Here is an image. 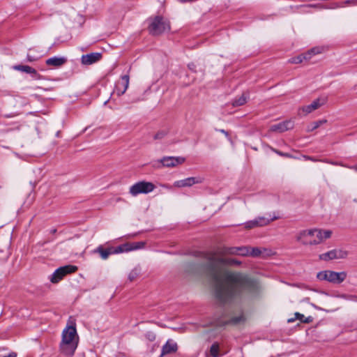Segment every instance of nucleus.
I'll return each instance as SVG.
<instances>
[{
    "mask_svg": "<svg viewBox=\"0 0 357 357\" xmlns=\"http://www.w3.org/2000/svg\"><path fill=\"white\" fill-rule=\"evenodd\" d=\"M206 271L214 283L215 296L221 305L231 303L241 297L244 291L253 296L259 294V283L241 273L224 270L220 265L240 266L241 262L235 259L218 257L215 253L206 257Z\"/></svg>",
    "mask_w": 357,
    "mask_h": 357,
    "instance_id": "obj_1",
    "label": "nucleus"
},
{
    "mask_svg": "<svg viewBox=\"0 0 357 357\" xmlns=\"http://www.w3.org/2000/svg\"><path fill=\"white\" fill-rule=\"evenodd\" d=\"M305 59V56H302V54L297 56H294L291 59H289V62L291 63H302Z\"/></svg>",
    "mask_w": 357,
    "mask_h": 357,
    "instance_id": "obj_34",
    "label": "nucleus"
},
{
    "mask_svg": "<svg viewBox=\"0 0 357 357\" xmlns=\"http://www.w3.org/2000/svg\"><path fill=\"white\" fill-rule=\"evenodd\" d=\"M77 344L78 340L62 339L59 346L60 351L63 355L71 357L74 355Z\"/></svg>",
    "mask_w": 357,
    "mask_h": 357,
    "instance_id": "obj_6",
    "label": "nucleus"
},
{
    "mask_svg": "<svg viewBox=\"0 0 357 357\" xmlns=\"http://www.w3.org/2000/svg\"><path fill=\"white\" fill-rule=\"evenodd\" d=\"M59 134H60V132L59 131H57L56 133V137H59Z\"/></svg>",
    "mask_w": 357,
    "mask_h": 357,
    "instance_id": "obj_55",
    "label": "nucleus"
},
{
    "mask_svg": "<svg viewBox=\"0 0 357 357\" xmlns=\"http://www.w3.org/2000/svg\"><path fill=\"white\" fill-rule=\"evenodd\" d=\"M210 354L212 357H220L219 354V344L218 342H214L210 347Z\"/></svg>",
    "mask_w": 357,
    "mask_h": 357,
    "instance_id": "obj_29",
    "label": "nucleus"
},
{
    "mask_svg": "<svg viewBox=\"0 0 357 357\" xmlns=\"http://www.w3.org/2000/svg\"><path fill=\"white\" fill-rule=\"evenodd\" d=\"M347 252L342 250H332L327 252L321 254L319 256V259L324 261H329L337 259H344L347 256Z\"/></svg>",
    "mask_w": 357,
    "mask_h": 357,
    "instance_id": "obj_9",
    "label": "nucleus"
},
{
    "mask_svg": "<svg viewBox=\"0 0 357 357\" xmlns=\"http://www.w3.org/2000/svg\"><path fill=\"white\" fill-rule=\"evenodd\" d=\"M178 350V345L176 342L172 339L167 340L166 343L162 346L160 357L165 355L176 353Z\"/></svg>",
    "mask_w": 357,
    "mask_h": 357,
    "instance_id": "obj_12",
    "label": "nucleus"
},
{
    "mask_svg": "<svg viewBox=\"0 0 357 357\" xmlns=\"http://www.w3.org/2000/svg\"><path fill=\"white\" fill-rule=\"evenodd\" d=\"M108 101H109V100H107L106 101H105V102H104V104H103V105H106L107 104Z\"/></svg>",
    "mask_w": 357,
    "mask_h": 357,
    "instance_id": "obj_56",
    "label": "nucleus"
},
{
    "mask_svg": "<svg viewBox=\"0 0 357 357\" xmlns=\"http://www.w3.org/2000/svg\"><path fill=\"white\" fill-rule=\"evenodd\" d=\"M215 130L221 132L222 134H224L227 137H229V132L224 129H215Z\"/></svg>",
    "mask_w": 357,
    "mask_h": 357,
    "instance_id": "obj_48",
    "label": "nucleus"
},
{
    "mask_svg": "<svg viewBox=\"0 0 357 357\" xmlns=\"http://www.w3.org/2000/svg\"><path fill=\"white\" fill-rule=\"evenodd\" d=\"M294 124L291 121H284L271 126V130L273 132H283L293 128Z\"/></svg>",
    "mask_w": 357,
    "mask_h": 357,
    "instance_id": "obj_15",
    "label": "nucleus"
},
{
    "mask_svg": "<svg viewBox=\"0 0 357 357\" xmlns=\"http://www.w3.org/2000/svg\"><path fill=\"white\" fill-rule=\"evenodd\" d=\"M217 255L221 256L226 255H238V247H223L219 249Z\"/></svg>",
    "mask_w": 357,
    "mask_h": 357,
    "instance_id": "obj_23",
    "label": "nucleus"
},
{
    "mask_svg": "<svg viewBox=\"0 0 357 357\" xmlns=\"http://www.w3.org/2000/svg\"><path fill=\"white\" fill-rule=\"evenodd\" d=\"M323 122H326V121H319L314 122V123H313V126L312 127V128L310 129V130H313L317 129V128H319V127L320 126V125H321Z\"/></svg>",
    "mask_w": 357,
    "mask_h": 357,
    "instance_id": "obj_41",
    "label": "nucleus"
},
{
    "mask_svg": "<svg viewBox=\"0 0 357 357\" xmlns=\"http://www.w3.org/2000/svg\"><path fill=\"white\" fill-rule=\"evenodd\" d=\"M27 111V114H35V113H37L39 112V110L38 109H35L33 111H31V110H29V109H26Z\"/></svg>",
    "mask_w": 357,
    "mask_h": 357,
    "instance_id": "obj_52",
    "label": "nucleus"
},
{
    "mask_svg": "<svg viewBox=\"0 0 357 357\" xmlns=\"http://www.w3.org/2000/svg\"><path fill=\"white\" fill-rule=\"evenodd\" d=\"M77 269V266L73 265L59 267L51 275L50 280L52 283H58L65 275L75 272Z\"/></svg>",
    "mask_w": 357,
    "mask_h": 357,
    "instance_id": "obj_5",
    "label": "nucleus"
},
{
    "mask_svg": "<svg viewBox=\"0 0 357 357\" xmlns=\"http://www.w3.org/2000/svg\"><path fill=\"white\" fill-rule=\"evenodd\" d=\"M342 4H344V5L356 6L357 5V0H347Z\"/></svg>",
    "mask_w": 357,
    "mask_h": 357,
    "instance_id": "obj_43",
    "label": "nucleus"
},
{
    "mask_svg": "<svg viewBox=\"0 0 357 357\" xmlns=\"http://www.w3.org/2000/svg\"><path fill=\"white\" fill-rule=\"evenodd\" d=\"M144 100V98L142 97L137 92H133L128 95V100L123 102V104H132L137 103Z\"/></svg>",
    "mask_w": 357,
    "mask_h": 357,
    "instance_id": "obj_24",
    "label": "nucleus"
},
{
    "mask_svg": "<svg viewBox=\"0 0 357 357\" xmlns=\"http://www.w3.org/2000/svg\"><path fill=\"white\" fill-rule=\"evenodd\" d=\"M306 6L310 7V8H320V9H335V8L343 7L344 5L340 4L337 3H334L330 7H326V6H322L321 4H309V5H307Z\"/></svg>",
    "mask_w": 357,
    "mask_h": 357,
    "instance_id": "obj_27",
    "label": "nucleus"
},
{
    "mask_svg": "<svg viewBox=\"0 0 357 357\" xmlns=\"http://www.w3.org/2000/svg\"><path fill=\"white\" fill-rule=\"evenodd\" d=\"M304 158L306 159V160H312V161H317V160L314 159V158L311 157V156H306L305 155Z\"/></svg>",
    "mask_w": 357,
    "mask_h": 357,
    "instance_id": "obj_51",
    "label": "nucleus"
},
{
    "mask_svg": "<svg viewBox=\"0 0 357 357\" xmlns=\"http://www.w3.org/2000/svg\"><path fill=\"white\" fill-rule=\"evenodd\" d=\"M328 273L329 271H320L317 273V278L319 280H327L328 281Z\"/></svg>",
    "mask_w": 357,
    "mask_h": 357,
    "instance_id": "obj_31",
    "label": "nucleus"
},
{
    "mask_svg": "<svg viewBox=\"0 0 357 357\" xmlns=\"http://www.w3.org/2000/svg\"><path fill=\"white\" fill-rule=\"evenodd\" d=\"M323 162L328 163V164H331V165H340V166H342V167H348V168H351V169H354L355 168L354 167H349L347 165H345L342 164V162H336V161H332V160H329L328 159L324 160Z\"/></svg>",
    "mask_w": 357,
    "mask_h": 357,
    "instance_id": "obj_36",
    "label": "nucleus"
},
{
    "mask_svg": "<svg viewBox=\"0 0 357 357\" xmlns=\"http://www.w3.org/2000/svg\"><path fill=\"white\" fill-rule=\"evenodd\" d=\"M328 274V282L335 284H340L347 277V273L345 272L338 273L329 271Z\"/></svg>",
    "mask_w": 357,
    "mask_h": 357,
    "instance_id": "obj_17",
    "label": "nucleus"
},
{
    "mask_svg": "<svg viewBox=\"0 0 357 357\" xmlns=\"http://www.w3.org/2000/svg\"><path fill=\"white\" fill-rule=\"evenodd\" d=\"M129 81L128 75H122L121 79L115 83L114 93L119 97L123 96L128 88Z\"/></svg>",
    "mask_w": 357,
    "mask_h": 357,
    "instance_id": "obj_8",
    "label": "nucleus"
},
{
    "mask_svg": "<svg viewBox=\"0 0 357 357\" xmlns=\"http://www.w3.org/2000/svg\"><path fill=\"white\" fill-rule=\"evenodd\" d=\"M188 68H189L190 70L194 71V72H195V71H196V70H195L196 66H195V64L194 63H189V64L188 65Z\"/></svg>",
    "mask_w": 357,
    "mask_h": 357,
    "instance_id": "obj_49",
    "label": "nucleus"
},
{
    "mask_svg": "<svg viewBox=\"0 0 357 357\" xmlns=\"http://www.w3.org/2000/svg\"><path fill=\"white\" fill-rule=\"evenodd\" d=\"M257 221L255 220V219H254L252 220L248 221V222H245V227L246 229H252L255 227H257L258 226L257 225Z\"/></svg>",
    "mask_w": 357,
    "mask_h": 357,
    "instance_id": "obj_37",
    "label": "nucleus"
},
{
    "mask_svg": "<svg viewBox=\"0 0 357 357\" xmlns=\"http://www.w3.org/2000/svg\"><path fill=\"white\" fill-rule=\"evenodd\" d=\"M139 274V271L137 268L132 269L128 275V280L132 282L135 280Z\"/></svg>",
    "mask_w": 357,
    "mask_h": 357,
    "instance_id": "obj_33",
    "label": "nucleus"
},
{
    "mask_svg": "<svg viewBox=\"0 0 357 357\" xmlns=\"http://www.w3.org/2000/svg\"><path fill=\"white\" fill-rule=\"evenodd\" d=\"M62 339L69 340H78L76 327L75 326H69L62 332Z\"/></svg>",
    "mask_w": 357,
    "mask_h": 357,
    "instance_id": "obj_16",
    "label": "nucleus"
},
{
    "mask_svg": "<svg viewBox=\"0 0 357 357\" xmlns=\"http://www.w3.org/2000/svg\"><path fill=\"white\" fill-rule=\"evenodd\" d=\"M202 178L199 176L188 177L174 182V185L177 188L190 187L194 184L201 183Z\"/></svg>",
    "mask_w": 357,
    "mask_h": 357,
    "instance_id": "obj_11",
    "label": "nucleus"
},
{
    "mask_svg": "<svg viewBox=\"0 0 357 357\" xmlns=\"http://www.w3.org/2000/svg\"><path fill=\"white\" fill-rule=\"evenodd\" d=\"M166 135V132L165 131H159L154 135L155 139H162Z\"/></svg>",
    "mask_w": 357,
    "mask_h": 357,
    "instance_id": "obj_39",
    "label": "nucleus"
},
{
    "mask_svg": "<svg viewBox=\"0 0 357 357\" xmlns=\"http://www.w3.org/2000/svg\"><path fill=\"white\" fill-rule=\"evenodd\" d=\"M250 251L249 250V255L253 257H259L261 254V251L259 248H250Z\"/></svg>",
    "mask_w": 357,
    "mask_h": 357,
    "instance_id": "obj_32",
    "label": "nucleus"
},
{
    "mask_svg": "<svg viewBox=\"0 0 357 357\" xmlns=\"http://www.w3.org/2000/svg\"><path fill=\"white\" fill-rule=\"evenodd\" d=\"M148 31L152 36H159L170 30V24L162 16L157 15L149 19Z\"/></svg>",
    "mask_w": 357,
    "mask_h": 357,
    "instance_id": "obj_3",
    "label": "nucleus"
},
{
    "mask_svg": "<svg viewBox=\"0 0 357 357\" xmlns=\"http://www.w3.org/2000/svg\"><path fill=\"white\" fill-rule=\"evenodd\" d=\"M294 316H295L294 318H291V319H288L289 323H292L296 319H298V320H300L301 322L305 323V324H310V323L312 322V321H313L312 317L309 316L307 317H305L303 314H301L299 312H296L294 314Z\"/></svg>",
    "mask_w": 357,
    "mask_h": 357,
    "instance_id": "obj_22",
    "label": "nucleus"
},
{
    "mask_svg": "<svg viewBox=\"0 0 357 357\" xmlns=\"http://www.w3.org/2000/svg\"><path fill=\"white\" fill-rule=\"evenodd\" d=\"M302 56H305L304 61H308L312 58V54H311L310 50H308L307 52L302 54Z\"/></svg>",
    "mask_w": 357,
    "mask_h": 357,
    "instance_id": "obj_42",
    "label": "nucleus"
},
{
    "mask_svg": "<svg viewBox=\"0 0 357 357\" xmlns=\"http://www.w3.org/2000/svg\"><path fill=\"white\" fill-rule=\"evenodd\" d=\"M145 242L144 241H138V242H132V243H126L120 245L121 253L128 252L132 250H137L139 249H142L144 247Z\"/></svg>",
    "mask_w": 357,
    "mask_h": 357,
    "instance_id": "obj_14",
    "label": "nucleus"
},
{
    "mask_svg": "<svg viewBox=\"0 0 357 357\" xmlns=\"http://www.w3.org/2000/svg\"><path fill=\"white\" fill-rule=\"evenodd\" d=\"M250 247L240 246L238 247V255L245 257L249 255Z\"/></svg>",
    "mask_w": 357,
    "mask_h": 357,
    "instance_id": "obj_30",
    "label": "nucleus"
},
{
    "mask_svg": "<svg viewBox=\"0 0 357 357\" xmlns=\"http://www.w3.org/2000/svg\"><path fill=\"white\" fill-rule=\"evenodd\" d=\"M67 61L65 57H57L53 56L46 60V64L47 66H53L54 67H60L63 66Z\"/></svg>",
    "mask_w": 357,
    "mask_h": 357,
    "instance_id": "obj_20",
    "label": "nucleus"
},
{
    "mask_svg": "<svg viewBox=\"0 0 357 357\" xmlns=\"http://www.w3.org/2000/svg\"><path fill=\"white\" fill-rule=\"evenodd\" d=\"M245 321V318L243 314L239 316L231 317L229 320L227 321V324L232 325H237L240 323L244 322Z\"/></svg>",
    "mask_w": 357,
    "mask_h": 357,
    "instance_id": "obj_28",
    "label": "nucleus"
},
{
    "mask_svg": "<svg viewBox=\"0 0 357 357\" xmlns=\"http://www.w3.org/2000/svg\"><path fill=\"white\" fill-rule=\"evenodd\" d=\"M249 98L248 95H245V93H243L239 97H236L231 100V105L234 107H239L245 105Z\"/></svg>",
    "mask_w": 357,
    "mask_h": 357,
    "instance_id": "obj_25",
    "label": "nucleus"
},
{
    "mask_svg": "<svg viewBox=\"0 0 357 357\" xmlns=\"http://www.w3.org/2000/svg\"><path fill=\"white\" fill-rule=\"evenodd\" d=\"M28 105H29V103H24V107H28Z\"/></svg>",
    "mask_w": 357,
    "mask_h": 357,
    "instance_id": "obj_54",
    "label": "nucleus"
},
{
    "mask_svg": "<svg viewBox=\"0 0 357 357\" xmlns=\"http://www.w3.org/2000/svg\"><path fill=\"white\" fill-rule=\"evenodd\" d=\"M34 100H36L40 102L41 104H43V103H44L45 102V100L47 99L44 98H43L40 96L37 95V94H32V95H31L30 96V101H33Z\"/></svg>",
    "mask_w": 357,
    "mask_h": 357,
    "instance_id": "obj_35",
    "label": "nucleus"
},
{
    "mask_svg": "<svg viewBox=\"0 0 357 357\" xmlns=\"http://www.w3.org/2000/svg\"><path fill=\"white\" fill-rule=\"evenodd\" d=\"M146 337H148V339L151 341H153L155 340V335L152 333H149L147 335H146Z\"/></svg>",
    "mask_w": 357,
    "mask_h": 357,
    "instance_id": "obj_47",
    "label": "nucleus"
},
{
    "mask_svg": "<svg viewBox=\"0 0 357 357\" xmlns=\"http://www.w3.org/2000/svg\"><path fill=\"white\" fill-rule=\"evenodd\" d=\"M324 104V102H321L320 99L317 98L312 101V102L310 105L302 107L299 109V111H302L305 113V114H308L313 112L314 110L318 109Z\"/></svg>",
    "mask_w": 357,
    "mask_h": 357,
    "instance_id": "obj_18",
    "label": "nucleus"
},
{
    "mask_svg": "<svg viewBox=\"0 0 357 357\" xmlns=\"http://www.w3.org/2000/svg\"><path fill=\"white\" fill-rule=\"evenodd\" d=\"M310 52L312 54V56L320 54L321 52V48L319 47H315L310 50Z\"/></svg>",
    "mask_w": 357,
    "mask_h": 357,
    "instance_id": "obj_38",
    "label": "nucleus"
},
{
    "mask_svg": "<svg viewBox=\"0 0 357 357\" xmlns=\"http://www.w3.org/2000/svg\"><path fill=\"white\" fill-rule=\"evenodd\" d=\"M101 58V53L92 52L90 54L82 55L81 58V62L83 65H91L100 61Z\"/></svg>",
    "mask_w": 357,
    "mask_h": 357,
    "instance_id": "obj_13",
    "label": "nucleus"
},
{
    "mask_svg": "<svg viewBox=\"0 0 357 357\" xmlns=\"http://www.w3.org/2000/svg\"><path fill=\"white\" fill-rule=\"evenodd\" d=\"M56 232V229H50V233L54 234Z\"/></svg>",
    "mask_w": 357,
    "mask_h": 357,
    "instance_id": "obj_53",
    "label": "nucleus"
},
{
    "mask_svg": "<svg viewBox=\"0 0 357 357\" xmlns=\"http://www.w3.org/2000/svg\"><path fill=\"white\" fill-rule=\"evenodd\" d=\"M24 73L29 74L32 79L38 80L43 79V76L35 68L29 66L24 65Z\"/></svg>",
    "mask_w": 357,
    "mask_h": 357,
    "instance_id": "obj_21",
    "label": "nucleus"
},
{
    "mask_svg": "<svg viewBox=\"0 0 357 357\" xmlns=\"http://www.w3.org/2000/svg\"><path fill=\"white\" fill-rule=\"evenodd\" d=\"M332 234L331 230H321L317 229H311L301 231L297 236L296 240L302 239L307 236H315L314 239H306L303 241V245H317L321 243L324 240L329 238Z\"/></svg>",
    "mask_w": 357,
    "mask_h": 357,
    "instance_id": "obj_2",
    "label": "nucleus"
},
{
    "mask_svg": "<svg viewBox=\"0 0 357 357\" xmlns=\"http://www.w3.org/2000/svg\"><path fill=\"white\" fill-rule=\"evenodd\" d=\"M315 238V236H307L304 238H303L302 239H300V240H297L298 241H300L302 243V244H303V241L306 239H314Z\"/></svg>",
    "mask_w": 357,
    "mask_h": 357,
    "instance_id": "obj_46",
    "label": "nucleus"
},
{
    "mask_svg": "<svg viewBox=\"0 0 357 357\" xmlns=\"http://www.w3.org/2000/svg\"><path fill=\"white\" fill-rule=\"evenodd\" d=\"M255 220L257 221V225L258 227H263L268 225L271 222L279 219V216L278 215H271V214L268 215V217L264 216H259L255 218Z\"/></svg>",
    "mask_w": 357,
    "mask_h": 357,
    "instance_id": "obj_19",
    "label": "nucleus"
},
{
    "mask_svg": "<svg viewBox=\"0 0 357 357\" xmlns=\"http://www.w3.org/2000/svg\"><path fill=\"white\" fill-rule=\"evenodd\" d=\"M37 59H38V57L36 56H31L29 54H27V55H26V60L29 62L35 61L37 60Z\"/></svg>",
    "mask_w": 357,
    "mask_h": 357,
    "instance_id": "obj_44",
    "label": "nucleus"
},
{
    "mask_svg": "<svg viewBox=\"0 0 357 357\" xmlns=\"http://www.w3.org/2000/svg\"><path fill=\"white\" fill-rule=\"evenodd\" d=\"M162 167H174L185 162L183 157L165 156L157 161Z\"/></svg>",
    "mask_w": 357,
    "mask_h": 357,
    "instance_id": "obj_10",
    "label": "nucleus"
},
{
    "mask_svg": "<svg viewBox=\"0 0 357 357\" xmlns=\"http://www.w3.org/2000/svg\"><path fill=\"white\" fill-rule=\"evenodd\" d=\"M273 151L275 153H277L278 155L282 156V157H286V158H291L292 157L291 155L288 153H283V152L276 150V149H273Z\"/></svg>",
    "mask_w": 357,
    "mask_h": 357,
    "instance_id": "obj_40",
    "label": "nucleus"
},
{
    "mask_svg": "<svg viewBox=\"0 0 357 357\" xmlns=\"http://www.w3.org/2000/svg\"><path fill=\"white\" fill-rule=\"evenodd\" d=\"M37 89H42L43 91H52L54 89L53 87H50V88H42V87H40V86H37L36 87Z\"/></svg>",
    "mask_w": 357,
    "mask_h": 357,
    "instance_id": "obj_50",
    "label": "nucleus"
},
{
    "mask_svg": "<svg viewBox=\"0 0 357 357\" xmlns=\"http://www.w3.org/2000/svg\"><path fill=\"white\" fill-rule=\"evenodd\" d=\"M155 185L149 181H141L135 183L130 186L129 192L132 196H137L139 194H148L153 191Z\"/></svg>",
    "mask_w": 357,
    "mask_h": 357,
    "instance_id": "obj_4",
    "label": "nucleus"
},
{
    "mask_svg": "<svg viewBox=\"0 0 357 357\" xmlns=\"http://www.w3.org/2000/svg\"><path fill=\"white\" fill-rule=\"evenodd\" d=\"M17 354L8 347H0V357H17Z\"/></svg>",
    "mask_w": 357,
    "mask_h": 357,
    "instance_id": "obj_26",
    "label": "nucleus"
},
{
    "mask_svg": "<svg viewBox=\"0 0 357 357\" xmlns=\"http://www.w3.org/2000/svg\"><path fill=\"white\" fill-rule=\"evenodd\" d=\"M13 70H17L19 71H22V63L15 65L11 67Z\"/></svg>",
    "mask_w": 357,
    "mask_h": 357,
    "instance_id": "obj_45",
    "label": "nucleus"
},
{
    "mask_svg": "<svg viewBox=\"0 0 357 357\" xmlns=\"http://www.w3.org/2000/svg\"><path fill=\"white\" fill-rule=\"evenodd\" d=\"M94 253H98L100 257L105 260L111 255L121 253L120 245L116 247L109 246L105 248L102 245H99L96 249L93 250Z\"/></svg>",
    "mask_w": 357,
    "mask_h": 357,
    "instance_id": "obj_7",
    "label": "nucleus"
}]
</instances>
